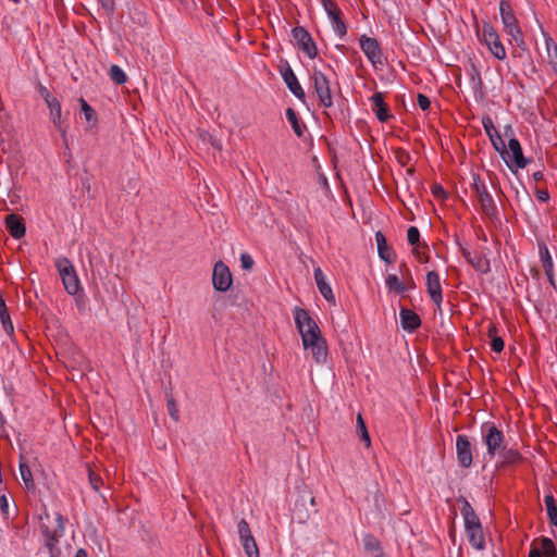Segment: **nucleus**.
Segmentation results:
<instances>
[{
  "instance_id": "4468645a",
  "label": "nucleus",
  "mask_w": 557,
  "mask_h": 557,
  "mask_svg": "<svg viewBox=\"0 0 557 557\" xmlns=\"http://www.w3.org/2000/svg\"><path fill=\"white\" fill-rule=\"evenodd\" d=\"M425 285L426 293L429 294L431 300L436 305L438 309H441V305L443 302V292L440 275L436 271H429L425 275Z\"/></svg>"
},
{
  "instance_id": "8fccbe9b",
  "label": "nucleus",
  "mask_w": 557,
  "mask_h": 557,
  "mask_svg": "<svg viewBox=\"0 0 557 557\" xmlns=\"http://www.w3.org/2000/svg\"><path fill=\"white\" fill-rule=\"evenodd\" d=\"M432 195L438 199V200H445L448 198V193L444 189V187L438 184L434 183L431 188Z\"/></svg>"
},
{
  "instance_id": "72a5a7b5",
  "label": "nucleus",
  "mask_w": 557,
  "mask_h": 557,
  "mask_svg": "<svg viewBox=\"0 0 557 557\" xmlns=\"http://www.w3.org/2000/svg\"><path fill=\"white\" fill-rule=\"evenodd\" d=\"M488 138L492 143L493 148L499 152L503 159H505V156H509V151L505 145L504 139L502 138L500 134L496 131L493 134L488 135Z\"/></svg>"
},
{
  "instance_id": "bb28decb",
  "label": "nucleus",
  "mask_w": 557,
  "mask_h": 557,
  "mask_svg": "<svg viewBox=\"0 0 557 557\" xmlns=\"http://www.w3.org/2000/svg\"><path fill=\"white\" fill-rule=\"evenodd\" d=\"M466 534L468 536L469 543L473 548L478 550H483L485 548L486 544L483 527L466 530Z\"/></svg>"
},
{
  "instance_id": "c756f323",
  "label": "nucleus",
  "mask_w": 557,
  "mask_h": 557,
  "mask_svg": "<svg viewBox=\"0 0 557 557\" xmlns=\"http://www.w3.org/2000/svg\"><path fill=\"white\" fill-rule=\"evenodd\" d=\"M286 117L290 123L294 133L298 137H302L307 127L306 124L299 119L297 112L293 108H287Z\"/></svg>"
},
{
  "instance_id": "1a4fd4ad",
  "label": "nucleus",
  "mask_w": 557,
  "mask_h": 557,
  "mask_svg": "<svg viewBox=\"0 0 557 557\" xmlns=\"http://www.w3.org/2000/svg\"><path fill=\"white\" fill-rule=\"evenodd\" d=\"M508 149L511 154L509 153V156H505L504 160L512 172H516L513 166L516 169H524L529 164L530 159H527L523 156L522 147L517 138H509Z\"/></svg>"
},
{
  "instance_id": "13d9d810",
  "label": "nucleus",
  "mask_w": 557,
  "mask_h": 557,
  "mask_svg": "<svg viewBox=\"0 0 557 557\" xmlns=\"http://www.w3.org/2000/svg\"><path fill=\"white\" fill-rule=\"evenodd\" d=\"M298 496L301 498V499H306L305 503L308 504L309 508L310 507H314L315 506V498L314 496H312L311 493L309 492H304L301 494H298Z\"/></svg>"
},
{
  "instance_id": "9b49d317",
  "label": "nucleus",
  "mask_w": 557,
  "mask_h": 557,
  "mask_svg": "<svg viewBox=\"0 0 557 557\" xmlns=\"http://www.w3.org/2000/svg\"><path fill=\"white\" fill-rule=\"evenodd\" d=\"M359 44L362 52L366 54V57L372 63L373 66L383 63L382 49L379 41L375 38L368 37L367 35H361L359 38Z\"/></svg>"
},
{
  "instance_id": "49530a36",
  "label": "nucleus",
  "mask_w": 557,
  "mask_h": 557,
  "mask_svg": "<svg viewBox=\"0 0 557 557\" xmlns=\"http://www.w3.org/2000/svg\"><path fill=\"white\" fill-rule=\"evenodd\" d=\"M88 479L91 487L96 492H99L101 485L103 484L102 478L98 473L94 472L91 469H88Z\"/></svg>"
},
{
  "instance_id": "f257e3e1",
  "label": "nucleus",
  "mask_w": 557,
  "mask_h": 557,
  "mask_svg": "<svg viewBox=\"0 0 557 557\" xmlns=\"http://www.w3.org/2000/svg\"><path fill=\"white\" fill-rule=\"evenodd\" d=\"M50 520L47 507L42 506L39 515V532L44 540V547L49 557H61L60 540L65 532L66 518L61 512L54 513L55 527L51 529L46 521Z\"/></svg>"
},
{
  "instance_id": "603ef678",
  "label": "nucleus",
  "mask_w": 557,
  "mask_h": 557,
  "mask_svg": "<svg viewBox=\"0 0 557 557\" xmlns=\"http://www.w3.org/2000/svg\"><path fill=\"white\" fill-rule=\"evenodd\" d=\"M511 39L516 42V45L521 49V50H527V45H525V41L523 39V35H522V32H521V28H518V33H510L508 34Z\"/></svg>"
},
{
  "instance_id": "4c0bfd02",
  "label": "nucleus",
  "mask_w": 557,
  "mask_h": 557,
  "mask_svg": "<svg viewBox=\"0 0 557 557\" xmlns=\"http://www.w3.org/2000/svg\"><path fill=\"white\" fill-rule=\"evenodd\" d=\"M20 472H21L22 480L25 484V487L27 490H34L35 482L33 479L32 470L28 467V465L23 462L22 460L20 461Z\"/></svg>"
},
{
  "instance_id": "e433bc0d",
  "label": "nucleus",
  "mask_w": 557,
  "mask_h": 557,
  "mask_svg": "<svg viewBox=\"0 0 557 557\" xmlns=\"http://www.w3.org/2000/svg\"><path fill=\"white\" fill-rule=\"evenodd\" d=\"M546 50L548 62L557 74V44L550 37L546 38Z\"/></svg>"
},
{
  "instance_id": "c85d7f7f",
  "label": "nucleus",
  "mask_w": 557,
  "mask_h": 557,
  "mask_svg": "<svg viewBox=\"0 0 557 557\" xmlns=\"http://www.w3.org/2000/svg\"><path fill=\"white\" fill-rule=\"evenodd\" d=\"M469 264H471V267L481 274H487L491 271L490 259L480 252H474Z\"/></svg>"
},
{
  "instance_id": "ea45409f",
  "label": "nucleus",
  "mask_w": 557,
  "mask_h": 557,
  "mask_svg": "<svg viewBox=\"0 0 557 557\" xmlns=\"http://www.w3.org/2000/svg\"><path fill=\"white\" fill-rule=\"evenodd\" d=\"M240 543L247 557H259V548L253 536L244 539Z\"/></svg>"
},
{
  "instance_id": "680f3d73",
  "label": "nucleus",
  "mask_w": 557,
  "mask_h": 557,
  "mask_svg": "<svg viewBox=\"0 0 557 557\" xmlns=\"http://www.w3.org/2000/svg\"><path fill=\"white\" fill-rule=\"evenodd\" d=\"M504 136L507 137L508 139L509 138H516L515 137V132H513V128L510 124L506 125L504 127Z\"/></svg>"
},
{
  "instance_id": "864d4df0",
  "label": "nucleus",
  "mask_w": 557,
  "mask_h": 557,
  "mask_svg": "<svg viewBox=\"0 0 557 557\" xmlns=\"http://www.w3.org/2000/svg\"><path fill=\"white\" fill-rule=\"evenodd\" d=\"M253 264H255V261L249 253L243 252L240 255V265L244 270L250 271L252 269Z\"/></svg>"
},
{
  "instance_id": "aec40b11",
  "label": "nucleus",
  "mask_w": 557,
  "mask_h": 557,
  "mask_svg": "<svg viewBox=\"0 0 557 557\" xmlns=\"http://www.w3.org/2000/svg\"><path fill=\"white\" fill-rule=\"evenodd\" d=\"M5 227L10 235L15 239H21L25 236L26 226L21 215L11 213L5 216Z\"/></svg>"
},
{
  "instance_id": "6e6552de",
  "label": "nucleus",
  "mask_w": 557,
  "mask_h": 557,
  "mask_svg": "<svg viewBox=\"0 0 557 557\" xmlns=\"http://www.w3.org/2000/svg\"><path fill=\"white\" fill-rule=\"evenodd\" d=\"M473 445L470 438L465 434H459L456 437V455L458 465L461 468L468 469L472 466L473 461Z\"/></svg>"
},
{
  "instance_id": "a878e982",
  "label": "nucleus",
  "mask_w": 557,
  "mask_h": 557,
  "mask_svg": "<svg viewBox=\"0 0 557 557\" xmlns=\"http://www.w3.org/2000/svg\"><path fill=\"white\" fill-rule=\"evenodd\" d=\"M539 250H540V257H541L544 272H545L549 283L554 287H556L555 282H554V276H553V259H552V256H550L549 250H548L547 246L545 245V243L542 242L539 244Z\"/></svg>"
},
{
  "instance_id": "a18cd8bd",
  "label": "nucleus",
  "mask_w": 557,
  "mask_h": 557,
  "mask_svg": "<svg viewBox=\"0 0 557 557\" xmlns=\"http://www.w3.org/2000/svg\"><path fill=\"white\" fill-rule=\"evenodd\" d=\"M237 528H238V535H239V540H244V539H248V537H252V533H251V530H250V527L248 524V522L245 520V519H240L238 521V524H237Z\"/></svg>"
},
{
  "instance_id": "a211bd4d",
  "label": "nucleus",
  "mask_w": 557,
  "mask_h": 557,
  "mask_svg": "<svg viewBox=\"0 0 557 557\" xmlns=\"http://www.w3.org/2000/svg\"><path fill=\"white\" fill-rule=\"evenodd\" d=\"M457 503L461 504V516L463 518L465 531L482 527L479 516L465 496H459Z\"/></svg>"
},
{
  "instance_id": "79ce46f5",
  "label": "nucleus",
  "mask_w": 557,
  "mask_h": 557,
  "mask_svg": "<svg viewBox=\"0 0 557 557\" xmlns=\"http://www.w3.org/2000/svg\"><path fill=\"white\" fill-rule=\"evenodd\" d=\"M357 432L360 434L361 441L366 443V446L370 447L371 438L364 420L362 419V416L360 413L357 416Z\"/></svg>"
},
{
  "instance_id": "6e6d98bb",
  "label": "nucleus",
  "mask_w": 557,
  "mask_h": 557,
  "mask_svg": "<svg viewBox=\"0 0 557 557\" xmlns=\"http://www.w3.org/2000/svg\"><path fill=\"white\" fill-rule=\"evenodd\" d=\"M417 103L422 111H426L431 107L430 98L424 94H418Z\"/></svg>"
},
{
  "instance_id": "052dcab7",
  "label": "nucleus",
  "mask_w": 557,
  "mask_h": 557,
  "mask_svg": "<svg viewBox=\"0 0 557 557\" xmlns=\"http://www.w3.org/2000/svg\"><path fill=\"white\" fill-rule=\"evenodd\" d=\"M8 509H9V503H8V498L7 496L3 494V495H0V510L2 512L3 516L8 517Z\"/></svg>"
},
{
  "instance_id": "412c9836",
  "label": "nucleus",
  "mask_w": 557,
  "mask_h": 557,
  "mask_svg": "<svg viewBox=\"0 0 557 557\" xmlns=\"http://www.w3.org/2000/svg\"><path fill=\"white\" fill-rule=\"evenodd\" d=\"M399 318L403 329L409 333L414 332L421 325L420 317L408 308H400Z\"/></svg>"
},
{
  "instance_id": "cd10ccee",
  "label": "nucleus",
  "mask_w": 557,
  "mask_h": 557,
  "mask_svg": "<svg viewBox=\"0 0 557 557\" xmlns=\"http://www.w3.org/2000/svg\"><path fill=\"white\" fill-rule=\"evenodd\" d=\"M363 547L368 554L372 555V557L383 556V548L381 546V542L373 534H366L363 536Z\"/></svg>"
},
{
  "instance_id": "6ab92c4d",
  "label": "nucleus",
  "mask_w": 557,
  "mask_h": 557,
  "mask_svg": "<svg viewBox=\"0 0 557 557\" xmlns=\"http://www.w3.org/2000/svg\"><path fill=\"white\" fill-rule=\"evenodd\" d=\"M372 102V111L375 114L376 119L384 123L393 117L388 104L384 100V96L382 92L376 91L370 98Z\"/></svg>"
},
{
  "instance_id": "dca6fc26",
  "label": "nucleus",
  "mask_w": 557,
  "mask_h": 557,
  "mask_svg": "<svg viewBox=\"0 0 557 557\" xmlns=\"http://www.w3.org/2000/svg\"><path fill=\"white\" fill-rule=\"evenodd\" d=\"M499 14L504 25V29L507 34L518 33L520 28L518 20L513 13L509 0H500L499 2Z\"/></svg>"
},
{
  "instance_id": "09e8293b",
  "label": "nucleus",
  "mask_w": 557,
  "mask_h": 557,
  "mask_svg": "<svg viewBox=\"0 0 557 557\" xmlns=\"http://www.w3.org/2000/svg\"><path fill=\"white\" fill-rule=\"evenodd\" d=\"M413 249H412V253L414 255V257L420 261V262H428L429 261V256H426L424 252L421 251V247L424 248V249H429V246L426 243H420V245H416V246H412Z\"/></svg>"
},
{
  "instance_id": "5701e85b",
  "label": "nucleus",
  "mask_w": 557,
  "mask_h": 557,
  "mask_svg": "<svg viewBox=\"0 0 557 557\" xmlns=\"http://www.w3.org/2000/svg\"><path fill=\"white\" fill-rule=\"evenodd\" d=\"M375 242L377 245V252L380 258L387 264L395 262L396 255L391 246L387 245L386 237L382 232L375 233Z\"/></svg>"
},
{
  "instance_id": "3c124183",
  "label": "nucleus",
  "mask_w": 557,
  "mask_h": 557,
  "mask_svg": "<svg viewBox=\"0 0 557 557\" xmlns=\"http://www.w3.org/2000/svg\"><path fill=\"white\" fill-rule=\"evenodd\" d=\"M482 125L487 136L497 131L490 115L482 116Z\"/></svg>"
},
{
  "instance_id": "20e7f679",
  "label": "nucleus",
  "mask_w": 557,
  "mask_h": 557,
  "mask_svg": "<svg viewBox=\"0 0 557 557\" xmlns=\"http://www.w3.org/2000/svg\"><path fill=\"white\" fill-rule=\"evenodd\" d=\"M472 178V188L480 202L482 212L490 220L497 219L498 210L492 195L487 190L485 183L482 181L479 174H473Z\"/></svg>"
},
{
  "instance_id": "7c9ffc66",
  "label": "nucleus",
  "mask_w": 557,
  "mask_h": 557,
  "mask_svg": "<svg viewBox=\"0 0 557 557\" xmlns=\"http://www.w3.org/2000/svg\"><path fill=\"white\" fill-rule=\"evenodd\" d=\"M544 503L546 506L549 523L557 528V506L555 503L554 495L550 492L547 495H545Z\"/></svg>"
},
{
  "instance_id": "c9c22d12",
  "label": "nucleus",
  "mask_w": 557,
  "mask_h": 557,
  "mask_svg": "<svg viewBox=\"0 0 557 557\" xmlns=\"http://www.w3.org/2000/svg\"><path fill=\"white\" fill-rule=\"evenodd\" d=\"M497 329L494 324H491L488 327V336L492 338L491 348L494 352H502L505 347V342L502 337L496 335Z\"/></svg>"
},
{
  "instance_id": "58836bf2",
  "label": "nucleus",
  "mask_w": 557,
  "mask_h": 557,
  "mask_svg": "<svg viewBox=\"0 0 557 557\" xmlns=\"http://www.w3.org/2000/svg\"><path fill=\"white\" fill-rule=\"evenodd\" d=\"M55 267L59 271L61 278L66 277L75 272V269L67 258L57 260Z\"/></svg>"
},
{
  "instance_id": "37998d69",
  "label": "nucleus",
  "mask_w": 557,
  "mask_h": 557,
  "mask_svg": "<svg viewBox=\"0 0 557 557\" xmlns=\"http://www.w3.org/2000/svg\"><path fill=\"white\" fill-rule=\"evenodd\" d=\"M81 110L85 115L87 122L97 123V113L96 111L88 104V102L84 99H79Z\"/></svg>"
},
{
  "instance_id": "ddd939ff",
  "label": "nucleus",
  "mask_w": 557,
  "mask_h": 557,
  "mask_svg": "<svg viewBox=\"0 0 557 557\" xmlns=\"http://www.w3.org/2000/svg\"><path fill=\"white\" fill-rule=\"evenodd\" d=\"M321 3L332 21L335 32L341 36L347 33V26L342 18V11L338 9L334 0H321Z\"/></svg>"
},
{
  "instance_id": "774afa93",
  "label": "nucleus",
  "mask_w": 557,
  "mask_h": 557,
  "mask_svg": "<svg viewBox=\"0 0 557 557\" xmlns=\"http://www.w3.org/2000/svg\"><path fill=\"white\" fill-rule=\"evenodd\" d=\"M75 557H88V553L85 548H78L75 553Z\"/></svg>"
},
{
  "instance_id": "338daca9",
  "label": "nucleus",
  "mask_w": 557,
  "mask_h": 557,
  "mask_svg": "<svg viewBox=\"0 0 557 557\" xmlns=\"http://www.w3.org/2000/svg\"><path fill=\"white\" fill-rule=\"evenodd\" d=\"M38 91H39V94H40V96H41L42 98H48V97H49V95H50V91L48 90V88H47V87H45V86H44V85H41V84H39V85H38Z\"/></svg>"
},
{
  "instance_id": "2eb2a0df",
  "label": "nucleus",
  "mask_w": 557,
  "mask_h": 557,
  "mask_svg": "<svg viewBox=\"0 0 557 557\" xmlns=\"http://www.w3.org/2000/svg\"><path fill=\"white\" fill-rule=\"evenodd\" d=\"M529 557H557L555 543L549 537L533 541Z\"/></svg>"
},
{
  "instance_id": "0e129e2a",
  "label": "nucleus",
  "mask_w": 557,
  "mask_h": 557,
  "mask_svg": "<svg viewBox=\"0 0 557 557\" xmlns=\"http://www.w3.org/2000/svg\"><path fill=\"white\" fill-rule=\"evenodd\" d=\"M460 251H461L462 257L469 263L470 260L473 258L474 252H471L470 250H468L467 248H463V247L460 248Z\"/></svg>"
},
{
  "instance_id": "f3484780",
  "label": "nucleus",
  "mask_w": 557,
  "mask_h": 557,
  "mask_svg": "<svg viewBox=\"0 0 557 557\" xmlns=\"http://www.w3.org/2000/svg\"><path fill=\"white\" fill-rule=\"evenodd\" d=\"M305 349H310L312 358L317 363H324L327 359V344L322 335L317 339H305L302 343Z\"/></svg>"
},
{
  "instance_id": "0eeeda50",
  "label": "nucleus",
  "mask_w": 557,
  "mask_h": 557,
  "mask_svg": "<svg viewBox=\"0 0 557 557\" xmlns=\"http://www.w3.org/2000/svg\"><path fill=\"white\" fill-rule=\"evenodd\" d=\"M292 36L296 41L298 49L304 51L310 59L318 55L317 45L310 33L302 26H296L292 29Z\"/></svg>"
},
{
  "instance_id": "4be33fe9",
  "label": "nucleus",
  "mask_w": 557,
  "mask_h": 557,
  "mask_svg": "<svg viewBox=\"0 0 557 557\" xmlns=\"http://www.w3.org/2000/svg\"><path fill=\"white\" fill-rule=\"evenodd\" d=\"M313 274H314V280H315L317 287H318L320 294L323 296V298L327 302L335 305L336 300H335V296L333 294L332 287L326 282L325 275H324L323 271L321 270V268H315Z\"/></svg>"
},
{
  "instance_id": "2f4dec72",
  "label": "nucleus",
  "mask_w": 557,
  "mask_h": 557,
  "mask_svg": "<svg viewBox=\"0 0 557 557\" xmlns=\"http://www.w3.org/2000/svg\"><path fill=\"white\" fill-rule=\"evenodd\" d=\"M50 110V117L58 131L61 132L62 137H65V129L62 127V120H61V103L60 102H52V106L48 107Z\"/></svg>"
},
{
  "instance_id": "f03ea898",
  "label": "nucleus",
  "mask_w": 557,
  "mask_h": 557,
  "mask_svg": "<svg viewBox=\"0 0 557 557\" xmlns=\"http://www.w3.org/2000/svg\"><path fill=\"white\" fill-rule=\"evenodd\" d=\"M482 441L486 446V455L490 459L499 455L506 448V438L502 430L493 422H485L481 426Z\"/></svg>"
},
{
  "instance_id": "b1692460",
  "label": "nucleus",
  "mask_w": 557,
  "mask_h": 557,
  "mask_svg": "<svg viewBox=\"0 0 557 557\" xmlns=\"http://www.w3.org/2000/svg\"><path fill=\"white\" fill-rule=\"evenodd\" d=\"M305 502H306V499H301L297 495V498L294 500V504H293L292 517L298 523H306L311 516V510H310L308 504Z\"/></svg>"
},
{
  "instance_id": "a19ab883",
  "label": "nucleus",
  "mask_w": 557,
  "mask_h": 557,
  "mask_svg": "<svg viewBox=\"0 0 557 557\" xmlns=\"http://www.w3.org/2000/svg\"><path fill=\"white\" fill-rule=\"evenodd\" d=\"M110 78L117 85H122L127 81L125 72L116 64L110 66Z\"/></svg>"
},
{
  "instance_id": "69168bd1",
  "label": "nucleus",
  "mask_w": 557,
  "mask_h": 557,
  "mask_svg": "<svg viewBox=\"0 0 557 557\" xmlns=\"http://www.w3.org/2000/svg\"><path fill=\"white\" fill-rule=\"evenodd\" d=\"M471 81L478 85L479 87H482V78L480 73L474 69V74L471 76Z\"/></svg>"
},
{
  "instance_id": "c03bdc74",
  "label": "nucleus",
  "mask_w": 557,
  "mask_h": 557,
  "mask_svg": "<svg viewBox=\"0 0 557 557\" xmlns=\"http://www.w3.org/2000/svg\"><path fill=\"white\" fill-rule=\"evenodd\" d=\"M407 240L410 246L420 245V231L417 226H410L407 230Z\"/></svg>"
},
{
  "instance_id": "bf43d9fd",
  "label": "nucleus",
  "mask_w": 557,
  "mask_h": 557,
  "mask_svg": "<svg viewBox=\"0 0 557 557\" xmlns=\"http://www.w3.org/2000/svg\"><path fill=\"white\" fill-rule=\"evenodd\" d=\"M535 196L541 202H547L549 200V194L546 189H536Z\"/></svg>"
},
{
  "instance_id": "5fc2aeb1",
  "label": "nucleus",
  "mask_w": 557,
  "mask_h": 557,
  "mask_svg": "<svg viewBox=\"0 0 557 557\" xmlns=\"http://www.w3.org/2000/svg\"><path fill=\"white\" fill-rule=\"evenodd\" d=\"M166 407H168V412L171 416V418H173V420L177 421L180 418V413H178L177 405L172 397L168 399Z\"/></svg>"
},
{
  "instance_id": "de8ad7c7",
  "label": "nucleus",
  "mask_w": 557,
  "mask_h": 557,
  "mask_svg": "<svg viewBox=\"0 0 557 557\" xmlns=\"http://www.w3.org/2000/svg\"><path fill=\"white\" fill-rule=\"evenodd\" d=\"M395 157H396L397 162L401 166H406L411 160L410 153L403 148H398L395 150Z\"/></svg>"
},
{
  "instance_id": "4d7b16f0",
  "label": "nucleus",
  "mask_w": 557,
  "mask_h": 557,
  "mask_svg": "<svg viewBox=\"0 0 557 557\" xmlns=\"http://www.w3.org/2000/svg\"><path fill=\"white\" fill-rule=\"evenodd\" d=\"M101 4L102 9L109 14L112 15L115 11V2L114 0H98Z\"/></svg>"
},
{
  "instance_id": "473e14b6",
  "label": "nucleus",
  "mask_w": 557,
  "mask_h": 557,
  "mask_svg": "<svg viewBox=\"0 0 557 557\" xmlns=\"http://www.w3.org/2000/svg\"><path fill=\"white\" fill-rule=\"evenodd\" d=\"M65 290L70 295H76L81 290V282L76 271L71 275L62 278Z\"/></svg>"
},
{
  "instance_id": "f8f14e48",
  "label": "nucleus",
  "mask_w": 557,
  "mask_h": 557,
  "mask_svg": "<svg viewBox=\"0 0 557 557\" xmlns=\"http://www.w3.org/2000/svg\"><path fill=\"white\" fill-rule=\"evenodd\" d=\"M280 73L283 77L284 83L286 84L287 88L290 90V92L298 98L300 101L305 102L306 100V94L302 89L301 85L299 84L293 69L286 61L283 66L280 69Z\"/></svg>"
},
{
  "instance_id": "f704fd0d",
  "label": "nucleus",
  "mask_w": 557,
  "mask_h": 557,
  "mask_svg": "<svg viewBox=\"0 0 557 557\" xmlns=\"http://www.w3.org/2000/svg\"><path fill=\"white\" fill-rule=\"evenodd\" d=\"M385 284L388 290H393L397 294H404L406 290H408V287L405 285V283L400 282L398 276L395 274L387 275Z\"/></svg>"
},
{
  "instance_id": "e2e57ef3",
  "label": "nucleus",
  "mask_w": 557,
  "mask_h": 557,
  "mask_svg": "<svg viewBox=\"0 0 557 557\" xmlns=\"http://www.w3.org/2000/svg\"><path fill=\"white\" fill-rule=\"evenodd\" d=\"M373 498L376 509L381 511V500H383V495L380 493V491H376Z\"/></svg>"
},
{
  "instance_id": "7ed1b4c3",
  "label": "nucleus",
  "mask_w": 557,
  "mask_h": 557,
  "mask_svg": "<svg viewBox=\"0 0 557 557\" xmlns=\"http://www.w3.org/2000/svg\"><path fill=\"white\" fill-rule=\"evenodd\" d=\"M478 37L484 44L488 51L498 60L506 59V50L499 39V35L494 26L486 21H483L482 28L476 29Z\"/></svg>"
},
{
  "instance_id": "393cba45",
  "label": "nucleus",
  "mask_w": 557,
  "mask_h": 557,
  "mask_svg": "<svg viewBox=\"0 0 557 557\" xmlns=\"http://www.w3.org/2000/svg\"><path fill=\"white\" fill-rule=\"evenodd\" d=\"M498 456L502 457V461L499 463L500 468L517 466L524 460L520 451L512 447H506L504 450H502V453Z\"/></svg>"
},
{
  "instance_id": "423d86ee",
  "label": "nucleus",
  "mask_w": 557,
  "mask_h": 557,
  "mask_svg": "<svg viewBox=\"0 0 557 557\" xmlns=\"http://www.w3.org/2000/svg\"><path fill=\"white\" fill-rule=\"evenodd\" d=\"M312 81L320 104L324 108H331L333 106V98L327 77L321 71L314 70Z\"/></svg>"
},
{
  "instance_id": "39448f33",
  "label": "nucleus",
  "mask_w": 557,
  "mask_h": 557,
  "mask_svg": "<svg viewBox=\"0 0 557 557\" xmlns=\"http://www.w3.org/2000/svg\"><path fill=\"white\" fill-rule=\"evenodd\" d=\"M293 312L295 324L301 336L302 343L305 339H317V336L321 335V331L317 322L310 317L308 310L295 307Z\"/></svg>"
},
{
  "instance_id": "9d476101",
  "label": "nucleus",
  "mask_w": 557,
  "mask_h": 557,
  "mask_svg": "<svg viewBox=\"0 0 557 557\" xmlns=\"http://www.w3.org/2000/svg\"><path fill=\"white\" fill-rule=\"evenodd\" d=\"M233 282L232 273L223 261H218L213 267L212 284L218 292H226Z\"/></svg>"
}]
</instances>
